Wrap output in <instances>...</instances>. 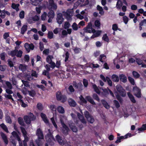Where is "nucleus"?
I'll use <instances>...</instances> for the list:
<instances>
[{"instance_id":"f257e3e1","label":"nucleus","mask_w":146,"mask_h":146,"mask_svg":"<svg viewBox=\"0 0 146 146\" xmlns=\"http://www.w3.org/2000/svg\"><path fill=\"white\" fill-rule=\"evenodd\" d=\"M23 119L26 123L29 125L31 124V121H34L36 119V117L33 113L30 112L29 115L24 116Z\"/></svg>"},{"instance_id":"f03ea898","label":"nucleus","mask_w":146,"mask_h":146,"mask_svg":"<svg viewBox=\"0 0 146 146\" xmlns=\"http://www.w3.org/2000/svg\"><path fill=\"white\" fill-rule=\"evenodd\" d=\"M56 97L58 101H60L63 103L66 102L67 100L66 96L64 95H62L60 91H58L56 92Z\"/></svg>"},{"instance_id":"7ed1b4c3","label":"nucleus","mask_w":146,"mask_h":146,"mask_svg":"<svg viewBox=\"0 0 146 146\" xmlns=\"http://www.w3.org/2000/svg\"><path fill=\"white\" fill-rule=\"evenodd\" d=\"M84 115L89 122L91 123H93L94 122V119L93 117L90 115L88 111H86L84 112Z\"/></svg>"},{"instance_id":"20e7f679","label":"nucleus","mask_w":146,"mask_h":146,"mask_svg":"<svg viewBox=\"0 0 146 146\" xmlns=\"http://www.w3.org/2000/svg\"><path fill=\"white\" fill-rule=\"evenodd\" d=\"M116 88L117 91L121 96L123 97L125 96L126 95L125 91L121 85H117L116 86Z\"/></svg>"},{"instance_id":"39448f33","label":"nucleus","mask_w":146,"mask_h":146,"mask_svg":"<svg viewBox=\"0 0 146 146\" xmlns=\"http://www.w3.org/2000/svg\"><path fill=\"white\" fill-rule=\"evenodd\" d=\"M133 90L134 92V95L137 98H140L141 97V90L139 88L137 87H134Z\"/></svg>"},{"instance_id":"423d86ee","label":"nucleus","mask_w":146,"mask_h":146,"mask_svg":"<svg viewBox=\"0 0 146 146\" xmlns=\"http://www.w3.org/2000/svg\"><path fill=\"white\" fill-rule=\"evenodd\" d=\"M24 47L28 53L30 52V50H33L34 49L35 46L32 43L29 44L28 43L26 42L25 44Z\"/></svg>"},{"instance_id":"0eeeda50","label":"nucleus","mask_w":146,"mask_h":146,"mask_svg":"<svg viewBox=\"0 0 146 146\" xmlns=\"http://www.w3.org/2000/svg\"><path fill=\"white\" fill-rule=\"evenodd\" d=\"M20 128L25 139L24 141L26 142L28 141L29 140V138L27 135V133L25 128L22 126L20 127Z\"/></svg>"},{"instance_id":"6e6552de","label":"nucleus","mask_w":146,"mask_h":146,"mask_svg":"<svg viewBox=\"0 0 146 146\" xmlns=\"http://www.w3.org/2000/svg\"><path fill=\"white\" fill-rule=\"evenodd\" d=\"M56 20L57 22L60 25L62 24L64 21V19L63 17L62 14L59 13L57 14V15Z\"/></svg>"},{"instance_id":"1a4fd4ad","label":"nucleus","mask_w":146,"mask_h":146,"mask_svg":"<svg viewBox=\"0 0 146 146\" xmlns=\"http://www.w3.org/2000/svg\"><path fill=\"white\" fill-rule=\"evenodd\" d=\"M36 135L38 136V139H44V135L42 131L40 128H39L37 129L36 132Z\"/></svg>"},{"instance_id":"9d476101","label":"nucleus","mask_w":146,"mask_h":146,"mask_svg":"<svg viewBox=\"0 0 146 146\" xmlns=\"http://www.w3.org/2000/svg\"><path fill=\"white\" fill-rule=\"evenodd\" d=\"M60 123L62 127L65 129L63 130V133L68 134V132L69 131L68 127L65 124L63 120H60Z\"/></svg>"},{"instance_id":"9b49d317","label":"nucleus","mask_w":146,"mask_h":146,"mask_svg":"<svg viewBox=\"0 0 146 146\" xmlns=\"http://www.w3.org/2000/svg\"><path fill=\"white\" fill-rule=\"evenodd\" d=\"M0 135L5 144L6 145H7L8 143V141L7 135L2 132L0 133Z\"/></svg>"},{"instance_id":"f8f14e48","label":"nucleus","mask_w":146,"mask_h":146,"mask_svg":"<svg viewBox=\"0 0 146 146\" xmlns=\"http://www.w3.org/2000/svg\"><path fill=\"white\" fill-rule=\"evenodd\" d=\"M92 24L91 22H89L86 27L84 29V32L86 33H91V29L92 28Z\"/></svg>"},{"instance_id":"ddd939ff","label":"nucleus","mask_w":146,"mask_h":146,"mask_svg":"<svg viewBox=\"0 0 146 146\" xmlns=\"http://www.w3.org/2000/svg\"><path fill=\"white\" fill-rule=\"evenodd\" d=\"M130 135V134H127L125 135L124 136H121L120 137H117V139L115 141L116 143H120L121 141V140L122 139H126L128 137L129 135Z\"/></svg>"},{"instance_id":"4468645a","label":"nucleus","mask_w":146,"mask_h":146,"mask_svg":"<svg viewBox=\"0 0 146 146\" xmlns=\"http://www.w3.org/2000/svg\"><path fill=\"white\" fill-rule=\"evenodd\" d=\"M56 138L57 141L61 145H64V143L61 137L59 135H57L56 136Z\"/></svg>"},{"instance_id":"2eb2a0df","label":"nucleus","mask_w":146,"mask_h":146,"mask_svg":"<svg viewBox=\"0 0 146 146\" xmlns=\"http://www.w3.org/2000/svg\"><path fill=\"white\" fill-rule=\"evenodd\" d=\"M121 82L125 83L127 82V78L125 75L121 74L119 75V80Z\"/></svg>"},{"instance_id":"dca6fc26","label":"nucleus","mask_w":146,"mask_h":146,"mask_svg":"<svg viewBox=\"0 0 146 146\" xmlns=\"http://www.w3.org/2000/svg\"><path fill=\"white\" fill-rule=\"evenodd\" d=\"M49 6L54 9L56 10L57 8L56 4L54 2V0H49Z\"/></svg>"},{"instance_id":"f3484780","label":"nucleus","mask_w":146,"mask_h":146,"mask_svg":"<svg viewBox=\"0 0 146 146\" xmlns=\"http://www.w3.org/2000/svg\"><path fill=\"white\" fill-rule=\"evenodd\" d=\"M40 116L42 118L43 121L46 123H49V121L47 118L46 115L44 113H41Z\"/></svg>"},{"instance_id":"a211bd4d","label":"nucleus","mask_w":146,"mask_h":146,"mask_svg":"<svg viewBox=\"0 0 146 146\" xmlns=\"http://www.w3.org/2000/svg\"><path fill=\"white\" fill-rule=\"evenodd\" d=\"M101 103L104 107L107 109H108L110 108V105L105 100L102 99L101 100Z\"/></svg>"},{"instance_id":"6ab92c4d","label":"nucleus","mask_w":146,"mask_h":146,"mask_svg":"<svg viewBox=\"0 0 146 146\" xmlns=\"http://www.w3.org/2000/svg\"><path fill=\"white\" fill-rule=\"evenodd\" d=\"M127 94L131 102L133 103H135L136 101L133 96L129 92H128Z\"/></svg>"},{"instance_id":"aec40b11","label":"nucleus","mask_w":146,"mask_h":146,"mask_svg":"<svg viewBox=\"0 0 146 146\" xmlns=\"http://www.w3.org/2000/svg\"><path fill=\"white\" fill-rule=\"evenodd\" d=\"M27 29L28 27L27 25H23L21 29V33L22 35H24L27 30Z\"/></svg>"},{"instance_id":"412c9836","label":"nucleus","mask_w":146,"mask_h":146,"mask_svg":"<svg viewBox=\"0 0 146 146\" xmlns=\"http://www.w3.org/2000/svg\"><path fill=\"white\" fill-rule=\"evenodd\" d=\"M56 110L58 112L60 113L63 114L65 112L64 108L61 106H58L56 108Z\"/></svg>"},{"instance_id":"4be33fe9","label":"nucleus","mask_w":146,"mask_h":146,"mask_svg":"<svg viewBox=\"0 0 146 146\" xmlns=\"http://www.w3.org/2000/svg\"><path fill=\"white\" fill-rule=\"evenodd\" d=\"M112 81L114 82H118L119 81V77L117 75L113 74L111 76Z\"/></svg>"},{"instance_id":"5701e85b","label":"nucleus","mask_w":146,"mask_h":146,"mask_svg":"<svg viewBox=\"0 0 146 146\" xmlns=\"http://www.w3.org/2000/svg\"><path fill=\"white\" fill-rule=\"evenodd\" d=\"M86 100L89 102L90 103L93 105H95L96 103L94 102L92 98L90 96H87L86 97Z\"/></svg>"},{"instance_id":"b1692460","label":"nucleus","mask_w":146,"mask_h":146,"mask_svg":"<svg viewBox=\"0 0 146 146\" xmlns=\"http://www.w3.org/2000/svg\"><path fill=\"white\" fill-rule=\"evenodd\" d=\"M0 127L6 133H8L9 132L8 128L7 126L4 123H2L0 125Z\"/></svg>"},{"instance_id":"393cba45","label":"nucleus","mask_w":146,"mask_h":146,"mask_svg":"<svg viewBox=\"0 0 146 146\" xmlns=\"http://www.w3.org/2000/svg\"><path fill=\"white\" fill-rule=\"evenodd\" d=\"M18 121L20 125L24 127L25 126V125L22 117H18Z\"/></svg>"},{"instance_id":"a878e982","label":"nucleus","mask_w":146,"mask_h":146,"mask_svg":"<svg viewBox=\"0 0 146 146\" xmlns=\"http://www.w3.org/2000/svg\"><path fill=\"white\" fill-rule=\"evenodd\" d=\"M17 51L18 50L15 49L14 50L11 51L10 52L8 53V54L10 56H11L12 57H14L16 56Z\"/></svg>"},{"instance_id":"bb28decb","label":"nucleus","mask_w":146,"mask_h":146,"mask_svg":"<svg viewBox=\"0 0 146 146\" xmlns=\"http://www.w3.org/2000/svg\"><path fill=\"white\" fill-rule=\"evenodd\" d=\"M97 10L99 11V13L101 15H103L104 14V12L103 11L102 7L100 6L99 5H98L97 6Z\"/></svg>"},{"instance_id":"cd10ccee","label":"nucleus","mask_w":146,"mask_h":146,"mask_svg":"<svg viewBox=\"0 0 146 146\" xmlns=\"http://www.w3.org/2000/svg\"><path fill=\"white\" fill-rule=\"evenodd\" d=\"M123 5V3L121 0H118L116 5V7L118 9H120Z\"/></svg>"},{"instance_id":"c85d7f7f","label":"nucleus","mask_w":146,"mask_h":146,"mask_svg":"<svg viewBox=\"0 0 146 146\" xmlns=\"http://www.w3.org/2000/svg\"><path fill=\"white\" fill-rule=\"evenodd\" d=\"M69 104V105L71 107H75L76 105V103L75 101L72 99H71L70 101L68 102Z\"/></svg>"},{"instance_id":"c756f323","label":"nucleus","mask_w":146,"mask_h":146,"mask_svg":"<svg viewBox=\"0 0 146 146\" xmlns=\"http://www.w3.org/2000/svg\"><path fill=\"white\" fill-rule=\"evenodd\" d=\"M92 88L94 90V91L96 93L98 94H100V92L99 89L97 87L96 85L95 84H94L92 85Z\"/></svg>"},{"instance_id":"7c9ffc66","label":"nucleus","mask_w":146,"mask_h":146,"mask_svg":"<svg viewBox=\"0 0 146 146\" xmlns=\"http://www.w3.org/2000/svg\"><path fill=\"white\" fill-rule=\"evenodd\" d=\"M54 13L53 11L50 10L48 13L47 16L49 18H53L54 17Z\"/></svg>"},{"instance_id":"2f4dec72","label":"nucleus","mask_w":146,"mask_h":146,"mask_svg":"<svg viewBox=\"0 0 146 146\" xmlns=\"http://www.w3.org/2000/svg\"><path fill=\"white\" fill-rule=\"evenodd\" d=\"M19 5L18 4H15L13 3L12 4L11 7L14 9H15L17 11H18L19 10Z\"/></svg>"},{"instance_id":"473e14b6","label":"nucleus","mask_w":146,"mask_h":146,"mask_svg":"<svg viewBox=\"0 0 146 146\" xmlns=\"http://www.w3.org/2000/svg\"><path fill=\"white\" fill-rule=\"evenodd\" d=\"M5 119L7 123L9 124H11L12 123V120L9 116L8 115H6L5 117Z\"/></svg>"},{"instance_id":"72a5a7b5","label":"nucleus","mask_w":146,"mask_h":146,"mask_svg":"<svg viewBox=\"0 0 146 146\" xmlns=\"http://www.w3.org/2000/svg\"><path fill=\"white\" fill-rule=\"evenodd\" d=\"M106 58V56L104 54H102L99 56V59L100 61L102 63L104 62V60Z\"/></svg>"},{"instance_id":"f704fd0d","label":"nucleus","mask_w":146,"mask_h":146,"mask_svg":"<svg viewBox=\"0 0 146 146\" xmlns=\"http://www.w3.org/2000/svg\"><path fill=\"white\" fill-rule=\"evenodd\" d=\"M28 92L29 96L32 97H34L36 94V93L35 91L33 90L28 91Z\"/></svg>"},{"instance_id":"c9c22d12","label":"nucleus","mask_w":146,"mask_h":146,"mask_svg":"<svg viewBox=\"0 0 146 146\" xmlns=\"http://www.w3.org/2000/svg\"><path fill=\"white\" fill-rule=\"evenodd\" d=\"M102 39L107 42H108L109 41V38L106 33L102 37Z\"/></svg>"},{"instance_id":"e433bc0d","label":"nucleus","mask_w":146,"mask_h":146,"mask_svg":"<svg viewBox=\"0 0 146 146\" xmlns=\"http://www.w3.org/2000/svg\"><path fill=\"white\" fill-rule=\"evenodd\" d=\"M80 100L81 102L84 104H86L87 103V102L86 99L83 97L82 95H81L79 97Z\"/></svg>"},{"instance_id":"4c0bfd02","label":"nucleus","mask_w":146,"mask_h":146,"mask_svg":"<svg viewBox=\"0 0 146 146\" xmlns=\"http://www.w3.org/2000/svg\"><path fill=\"white\" fill-rule=\"evenodd\" d=\"M132 74L134 78H138L140 76V74L137 72L135 71H133Z\"/></svg>"},{"instance_id":"58836bf2","label":"nucleus","mask_w":146,"mask_h":146,"mask_svg":"<svg viewBox=\"0 0 146 146\" xmlns=\"http://www.w3.org/2000/svg\"><path fill=\"white\" fill-rule=\"evenodd\" d=\"M37 109L40 111H42L43 110V106L42 104L40 103H38L37 105Z\"/></svg>"},{"instance_id":"ea45409f","label":"nucleus","mask_w":146,"mask_h":146,"mask_svg":"<svg viewBox=\"0 0 146 146\" xmlns=\"http://www.w3.org/2000/svg\"><path fill=\"white\" fill-rule=\"evenodd\" d=\"M72 27L73 30L74 31H77L78 29V25L76 23H73L72 25Z\"/></svg>"},{"instance_id":"a19ab883","label":"nucleus","mask_w":146,"mask_h":146,"mask_svg":"<svg viewBox=\"0 0 146 146\" xmlns=\"http://www.w3.org/2000/svg\"><path fill=\"white\" fill-rule=\"evenodd\" d=\"M70 128L73 132L76 133L78 131V129L75 125H71Z\"/></svg>"},{"instance_id":"79ce46f5","label":"nucleus","mask_w":146,"mask_h":146,"mask_svg":"<svg viewBox=\"0 0 146 146\" xmlns=\"http://www.w3.org/2000/svg\"><path fill=\"white\" fill-rule=\"evenodd\" d=\"M113 102L116 108H118L120 107L119 103L116 100H114L113 101Z\"/></svg>"},{"instance_id":"37998d69","label":"nucleus","mask_w":146,"mask_h":146,"mask_svg":"<svg viewBox=\"0 0 146 146\" xmlns=\"http://www.w3.org/2000/svg\"><path fill=\"white\" fill-rule=\"evenodd\" d=\"M93 98L98 102H100V99L98 95L96 94H94L92 95Z\"/></svg>"},{"instance_id":"c03bdc74","label":"nucleus","mask_w":146,"mask_h":146,"mask_svg":"<svg viewBox=\"0 0 146 146\" xmlns=\"http://www.w3.org/2000/svg\"><path fill=\"white\" fill-rule=\"evenodd\" d=\"M94 25L95 26L98 27V28H100V23L99 21L98 20L95 21L94 22Z\"/></svg>"},{"instance_id":"a18cd8bd","label":"nucleus","mask_w":146,"mask_h":146,"mask_svg":"<svg viewBox=\"0 0 146 146\" xmlns=\"http://www.w3.org/2000/svg\"><path fill=\"white\" fill-rule=\"evenodd\" d=\"M23 53V52L22 50H19V51H18H18L16 54V56L17 57L21 58L22 56Z\"/></svg>"},{"instance_id":"49530a36","label":"nucleus","mask_w":146,"mask_h":146,"mask_svg":"<svg viewBox=\"0 0 146 146\" xmlns=\"http://www.w3.org/2000/svg\"><path fill=\"white\" fill-rule=\"evenodd\" d=\"M53 34L52 31H50L48 32V37L50 39H51L53 38Z\"/></svg>"},{"instance_id":"de8ad7c7","label":"nucleus","mask_w":146,"mask_h":146,"mask_svg":"<svg viewBox=\"0 0 146 146\" xmlns=\"http://www.w3.org/2000/svg\"><path fill=\"white\" fill-rule=\"evenodd\" d=\"M128 79L129 81L131 83V84L133 85H135V83L134 80L133 78L130 76H129L128 77Z\"/></svg>"},{"instance_id":"09e8293b","label":"nucleus","mask_w":146,"mask_h":146,"mask_svg":"<svg viewBox=\"0 0 146 146\" xmlns=\"http://www.w3.org/2000/svg\"><path fill=\"white\" fill-rule=\"evenodd\" d=\"M106 81L108 82V84L110 86H112V82L110 78L108 76L106 77Z\"/></svg>"},{"instance_id":"8fccbe9b","label":"nucleus","mask_w":146,"mask_h":146,"mask_svg":"<svg viewBox=\"0 0 146 146\" xmlns=\"http://www.w3.org/2000/svg\"><path fill=\"white\" fill-rule=\"evenodd\" d=\"M19 68L20 70L24 71L26 69V66L23 65L22 64H20L19 66Z\"/></svg>"},{"instance_id":"3c124183","label":"nucleus","mask_w":146,"mask_h":146,"mask_svg":"<svg viewBox=\"0 0 146 146\" xmlns=\"http://www.w3.org/2000/svg\"><path fill=\"white\" fill-rule=\"evenodd\" d=\"M103 91L104 93L103 94L105 97H106L109 94L108 90L106 89L103 90Z\"/></svg>"},{"instance_id":"603ef678","label":"nucleus","mask_w":146,"mask_h":146,"mask_svg":"<svg viewBox=\"0 0 146 146\" xmlns=\"http://www.w3.org/2000/svg\"><path fill=\"white\" fill-rule=\"evenodd\" d=\"M6 84L7 87L8 89H12L13 87L12 85L10 82L7 81L6 82Z\"/></svg>"},{"instance_id":"864d4df0","label":"nucleus","mask_w":146,"mask_h":146,"mask_svg":"<svg viewBox=\"0 0 146 146\" xmlns=\"http://www.w3.org/2000/svg\"><path fill=\"white\" fill-rule=\"evenodd\" d=\"M50 120L52 121V122L54 125V126L56 128H57L58 127L55 121L54 120V118L53 117H52L50 119Z\"/></svg>"},{"instance_id":"5fc2aeb1","label":"nucleus","mask_w":146,"mask_h":146,"mask_svg":"<svg viewBox=\"0 0 146 146\" xmlns=\"http://www.w3.org/2000/svg\"><path fill=\"white\" fill-rule=\"evenodd\" d=\"M118 25L116 24H113L112 25V29L114 31H116L118 29Z\"/></svg>"},{"instance_id":"6e6d98bb","label":"nucleus","mask_w":146,"mask_h":146,"mask_svg":"<svg viewBox=\"0 0 146 146\" xmlns=\"http://www.w3.org/2000/svg\"><path fill=\"white\" fill-rule=\"evenodd\" d=\"M48 136L49 137V140H50V141H51L52 140L55 141V139L51 133L48 134Z\"/></svg>"},{"instance_id":"4d7b16f0","label":"nucleus","mask_w":146,"mask_h":146,"mask_svg":"<svg viewBox=\"0 0 146 146\" xmlns=\"http://www.w3.org/2000/svg\"><path fill=\"white\" fill-rule=\"evenodd\" d=\"M62 36L61 37L62 38H64L65 37V36H66L68 34V33L65 30H63L62 31Z\"/></svg>"},{"instance_id":"13d9d810","label":"nucleus","mask_w":146,"mask_h":146,"mask_svg":"<svg viewBox=\"0 0 146 146\" xmlns=\"http://www.w3.org/2000/svg\"><path fill=\"white\" fill-rule=\"evenodd\" d=\"M49 108L50 110L53 111H56V106L54 105H50Z\"/></svg>"},{"instance_id":"bf43d9fd","label":"nucleus","mask_w":146,"mask_h":146,"mask_svg":"<svg viewBox=\"0 0 146 146\" xmlns=\"http://www.w3.org/2000/svg\"><path fill=\"white\" fill-rule=\"evenodd\" d=\"M5 52L1 53L0 54L1 59L2 60H4L5 57Z\"/></svg>"},{"instance_id":"052dcab7","label":"nucleus","mask_w":146,"mask_h":146,"mask_svg":"<svg viewBox=\"0 0 146 146\" xmlns=\"http://www.w3.org/2000/svg\"><path fill=\"white\" fill-rule=\"evenodd\" d=\"M70 54L68 51L66 52L65 53V62H67L68 60V59L69 57Z\"/></svg>"},{"instance_id":"680f3d73","label":"nucleus","mask_w":146,"mask_h":146,"mask_svg":"<svg viewBox=\"0 0 146 146\" xmlns=\"http://www.w3.org/2000/svg\"><path fill=\"white\" fill-rule=\"evenodd\" d=\"M123 20L125 24H127L128 21L129 19L126 16H124L123 17Z\"/></svg>"},{"instance_id":"e2e57ef3","label":"nucleus","mask_w":146,"mask_h":146,"mask_svg":"<svg viewBox=\"0 0 146 146\" xmlns=\"http://www.w3.org/2000/svg\"><path fill=\"white\" fill-rule=\"evenodd\" d=\"M83 84L84 86L85 87H87L88 82V81L86 79H84L83 80Z\"/></svg>"},{"instance_id":"0e129e2a","label":"nucleus","mask_w":146,"mask_h":146,"mask_svg":"<svg viewBox=\"0 0 146 146\" xmlns=\"http://www.w3.org/2000/svg\"><path fill=\"white\" fill-rule=\"evenodd\" d=\"M25 16V12L24 11H21L19 13V17L21 19L24 18Z\"/></svg>"},{"instance_id":"69168bd1","label":"nucleus","mask_w":146,"mask_h":146,"mask_svg":"<svg viewBox=\"0 0 146 146\" xmlns=\"http://www.w3.org/2000/svg\"><path fill=\"white\" fill-rule=\"evenodd\" d=\"M22 82L25 86L26 87H28L29 86V82L23 80H22Z\"/></svg>"},{"instance_id":"338daca9","label":"nucleus","mask_w":146,"mask_h":146,"mask_svg":"<svg viewBox=\"0 0 146 146\" xmlns=\"http://www.w3.org/2000/svg\"><path fill=\"white\" fill-rule=\"evenodd\" d=\"M7 62L8 65L11 68L13 67L14 66V64L13 62L11 60L9 59L8 60Z\"/></svg>"},{"instance_id":"774afa93","label":"nucleus","mask_w":146,"mask_h":146,"mask_svg":"<svg viewBox=\"0 0 146 146\" xmlns=\"http://www.w3.org/2000/svg\"><path fill=\"white\" fill-rule=\"evenodd\" d=\"M70 25V24L68 22H65L64 24V28L65 29H66L69 28Z\"/></svg>"}]
</instances>
